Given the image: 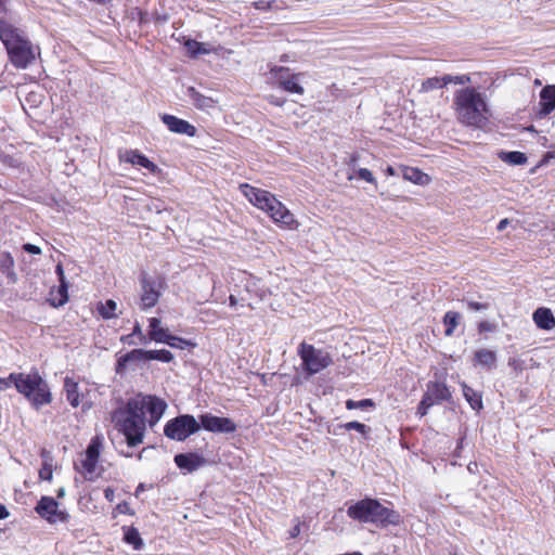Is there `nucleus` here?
Masks as SVG:
<instances>
[{"mask_svg":"<svg viewBox=\"0 0 555 555\" xmlns=\"http://www.w3.org/2000/svg\"><path fill=\"white\" fill-rule=\"evenodd\" d=\"M273 1L259 0L253 3L256 10L268 11L272 8Z\"/></svg>","mask_w":555,"mask_h":555,"instance_id":"47","label":"nucleus"},{"mask_svg":"<svg viewBox=\"0 0 555 555\" xmlns=\"http://www.w3.org/2000/svg\"><path fill=\"white\" fill-rule=\"evenodd\" d=\"M133 336L131 334L127 335V336H122L121 337V341L122 343H126V344H135L133 340H132Z\"/></svg>","mask_w":555,"mask_h":555,"instance_id":"57","label":"nucleus"},{"mask_svg":"<svg viewBox=\"0 0 555 555\" xmlns=\"http://www.w3.org/2000/svg\"><path fill=\"white\" fill-rule=\"evenodd\" d=\"M443 86H446V83L443 82V77L442 78L431 77V78H427L422 83V91L427 92V91H430L434 89L442 88Z\"/></svg>","mask_w":555,"mask_h":555,"instance_id":"35","label":"nucleus"},{"mask_svg":"<svg viewBox=\"0 0 555 555\" xmlns=\"http://www.w3.org/2000/svg\"><path fill=\"white\" fill-rule=\"evenodd\" d=\"M0 40L5 46L11 63L17 68H26L36 59L31 42L18 29L0 20Z\"/></svg>","mask_w":555,"mask_h":555,"instance_id":"4","label":"nucleus"},{"mask_svg":"<svg viewBox=\"0 0 555 555\" xmlns=\"http://www.w3.org/2000/svg\"><path fill=\"white\" fill-rule=\"evenodd\" d=\"M478 331L480 333H485V332L493 333L495 331V325L489 321H482L478 325Z\"/></svg>","mask_w":555,"mask_h":555,"instance_id":"46","label":"nucleus"},{"mask_svg":"<svg viewBox=\"0 0 555 555\" xmlns=\"http://www.w3.org/2000/svg\"><path fill=\"white\" fill-rule=\"evenodd\" d=\"M385 172H386L387 175H389V176H395V175H397V173H398V172H397V169H395V168H393V167H391V166H388V167L386 168Z\"/></svg>","mask_w":555,"mask_h":555,"instance_id":"58","label":"nucleus"},{"mask_svg":"<svg viewBox=\"0 0 555 555\" xmlns=\"http://www.w3.org/2000/svg\"><path fill=\"white\" fill-rule=\"evenodd\" d=\"M461 321V314L455 311H448L443 317V323L446 325V336H452L456 326Z\"/></svg>","mask_w":555,"mask_h":555,"instance_id":"31","label":"nucleus"},{"mask_svg":"<svg viewBox=\"0 0 555 555\" xmlns=\"http://www.w3.org/2000/svg\"><path fill=\"white\" fill-rule=\"evenodd\" d=\"M131 401H139L142 404V415L145 416V412L150 414L149 424L154 427L162 416L164 415L167 403L155 396H142L138 395L130 399Z\"/></svg>","mask_w":555,"mask_h":555,"instance_id":"11","label":"nucleus"},{"mask_svg":"<svg viewBox=\"0 0 555 555\" xmlns=\"http://www.w3.org/2000/svg\"><path fill=\"white\" fill-rule=\"evenodd\" d=\"M131 335H132L133 337H135V336H137V337L139 338V341H140L141 344H147V343H149L147 337L142 333L141 326H140V324H139L138 322L135 323V325H134V327H133V331H132Z\"/></svg>","mask_w":555,"mask_h":555,"instance_id":"44","label":"nucleus"},{"mask_svg":"<svg viewBox=\"0 0 555 555\" xmlns=\"http://www.w3.org/2000/svg\"><path fill=\"white\" fill-rule=\"evenodd\" d=\"M453 106L460 122L472 127H481L488 120L486 95L474 87L457 90Z\"/></svg>","mask_w":555,"mask_h":555,"instance_id":"1","label":"nucleus"},{"mask_svg":"<svg viewBox=\"0 0 555 555\" xmlns=\"http://www.w3.org/2000/svg\"><path fill=\"white\" fill-rule=\"evenodd\" d=\"M162 344H166L170 346L171 348H179L184 349L186 346L191 345V343L184 338L173 336L171 334H167L165 337V341H162Z\"/></svg>","mask_w":555,"mask_h":555,"instance_id":"34","label":"nucleus"},{"mask_svg":"<svg viewBox=\"0 0 555 555\" xmlns=\"http://www.w3.org/2000/svg\"><path fill=\"white\" fill-rule=\"evenodd\" d=\"M343 427L346 430H357L361 434H366L369 431V428L366 425L359 423L357 421L348 422V423L344 424Z\"/></svg>","mask_w":555,"mask_h":555,"instance_id":"40","label":"nucleus"},{"mask_svg":"<svg viewBox=\"0 0 555 555\" xmlns=\"http://www.w3.org/2000/svg\"><path fill=\"white\" fill-rule=\"evenodd\" d=\"M299 533H300V525H299V524H297V525H295V526L293 527V529L289 531V535H291V538H293V539H294V538H296L297 535H299Z\"/></svg>","mask_w":555,"mask_h":555,"instance_id":"53","label":"nucleus"},{"mask_svg":"<svg viewBox=\"0 0 555 555\" xmlns=\"http://www.w3.org/2000/svg\"><path fill=\"white\" fill-rule=\"evenodd\" d=\"M160 319L158 318H151L149 320V338L150 340H154L155 343H162L165 341V337L168 334V330L160 326Z\"/></svg>","mask_w":555,"mask_h":555,"instance_id":"25","label":"nucleus"},{"mask_svg":"<svg viewBox=\"0 0 555 555\" xmlns=\"http://www.w3.org/2000/svg\"><path fill=\"white\" fill-rule=\"evenodd\" d=\"M468 81H469V77L466 75H462V76L446 75V76H443V82L446 83V86L449 83L464 85Z\"/></svg>","mask_w":555,"mask_h":555,"instance_id":"39","label":"nucleus"},{"mask_svg":"<svg viewBox=\"0 0 555 555\" xmlns=\"http://www.w3.org/2000/svg\"><path fill=\"white\" fill-rule=\"evenodd\" d=\"M65 495V489L61 488L57 490V498H63Z\"/></svg>","mask_w":555,"mask_h":555,"instance_id":"61","label":"nucleus"},{"mask_svg":"<svg viewBox=\"0 0 555 555\" xmlns=\"http://www.w3.org/2000/svg\"><path fill=\"white\" fill-rule=\"evenodd\" d=\"M160 118L167 128L173 133L185 134L188 137H194L196 134V128L184 119H180L169 114H164Z\"/></svg>","mask_w":555,"mask_h":555,"instance_id":"14","label":"nucleus"},{"mask_svg":"<svg viewBox=\"0 0 555 555\" xmlns=\"http://www.w3.org/2000/svg\"><path fill=\"white\" fill-rule=\"evenodd\" d=\"M199 429L201 424L193 415L183 414L169 420L164 427V434L171 440L185 441Z\"/></svg>","mask_w":555,"mask_h":555,"instance_id":"8","label":"nucleus"},{"mask_svg":"<svg viewBox=\"0 0 555 555\" xmlns=\"http://www.w3.org/2000/svg\"><path fill=\"white\" fill-rule=\"evenodd\" d=\"M23 249L26 251V253H29V254H33V255H40L41 254V248L34 245V244H30V243H26L23 245Z\"/></svg>","mask_w":555,"mask_h":555,"instance_id":"48","label":"nucleus"},{"mask_svg":"<svg viewBox=\"0 0 555 555\" xmlns=\"http://www.w3.org/2000/svg\"><path fill=\"white\" fill-rule=\"evenodd\" d=\"M12 385V380H10V376L8 378H0V391H3L10 388Z\"/></svg>","mask_w":555,"mask_h":555,"instance_id":"50","label":"nucleus"},{"mask_svg":"<svg viewBox=\"0 0 555 555\" xmlns=\"http://www.w3.org/2000/svg\"><path fill=\"white\" fill-rule=\"evenodd\" d=\"M10 380H12L16 390L24 395L36 409L49 404L52 400L49 386L38 372L11 373Z\"/></svg>","mask_w":555,"mask_h":555,"instance_id":"5","label":"nucleus"},{"mask_svg":"<svg viewBox=\"0 0 555 555\" xmlns=\"http://www.w3.org/2000/svg\"><path fill=\"white\" fill-rule=\"evenodd\" d=\"M475 360L478 364L492 369L496 362V354L489 349H480L475 353Z\"/></svg>","mask_w":555,"mask_h":555,"instance_id":"27","label":"nucleus"},{"mask_svg":"<svg viewBox=\"0 0 555 555\" xmlns=\"http://www.w3.org/2000/svg\"><path fill=\"white\" fill-rule=\"evenodd\" d=\"M399 170L401 171L403 179L406 181H411L420 185H425L429 182V176L417 168L403 166L400 167Z\"/></svg>","mask_w":555,"mask_h":555,"instance_id":"22","label":"nucleus"},{"mask_svg":"<svg viewBox=\"0 0 555 555\" xmlns=\"http://www.w3.org/2000/svg\"><path fill=\"white\" fill-rule=\"evenodd\" d=\"M298 356L302 361V369L308 375H314L333 363L332 356L324 349H318L307 343L298 347Z\"/></svg>","mask_w":555,"mask_h":555,"instance_id":"7","label":"nucleus"},{"mask_svg":"<svg viewBox=\"0 0 555 555\" xmlns=\"http://www.w3.org/2000/svg\"><path fill=\"white\" fill-rule=\"evenodd\" d=\"M301 76V74H293L291 78L282 80L280 88L289 93L304 94L305 90L300 85Z\"/></svg>","mask_w":555,"mask_h":555,"instance_id":"26","label":"nucleus"},{"mask_svg":"<svg viewBox=\"0 0 555 555\" xmlns=\"http://www.w3.org/2000/svg\"><path fill=\"white\" fill-rule=\"evenodd\" d=\"M461 387L463 390V396L466 401L469 403L470 408L475 411H479L482 409V397L481 393L474 390L466 383H461Z\"/></svg>","mask_w":555,"mask_h":555,"instance_id":"24","label":"nucleus"},{"mask_svg":"<svg viewBox=\"0 0 555 555\" xmlns=\"http://www.w3.org/2000/svg\"><path fill=\"white\" fill-rule=\"evenodd\" d=\"M268 100H269V102L271 104L276 105V106H282L284 104V102H285V100L280 99V98L275 96V95H270L268 98Z\"/></svg>","mask_w":555,"mask_h":555,"instance_id":"51","label":"nucleus"},{"mask_svg":"<svg viewBox=\"0 0 555 555\" xmlns=\"http://www.w3.org/2000/svg\"><path fill=\"white\" fill-rule=\"evenodd\" d=\"M185 48L192 56L207 54L210 52V49H208L205 43L197 42L195 40H188L185 42Z\"/></svg>","mask_w":555,"mask_h":555,"instance_id":"32","label":"nucleus"},{"mask_svg":"<svg viewBox=\"0 0 555 555\" xmlns=\"http://www.w3.org/2000/svg\"><path fill=\"white\" fill-rule=\"evenodd\" d=\"M98 311L100 315L106 320L117 318L119 315L117 313V304L113 299H107L105 302H100L98 306Z\"/></svg>","mask_w":555,"mask_h":555,"instance_id":"30","label":"nucleus"},{"mask_svg":"<svg viewBox=\"0 0 555 555\" xmlns=\"http://www.w3.org/2000/svg\"><path fill=\"white\" fill-rule=\"evenodd\" d=\"M67 289H68V284L66 282H60V286H59L56 293H57V295L68 296Z\"/></svg>","mask_w":555,"mask_h":555,"instance_id":"49","label":"nucleus"},{"mask_svg":"<svg viewBox=\"0 0 555 555\" xmlns=\"http://www.w3.org/2000/svg\"><path fill=\"white\" fill-rule=\"evenodd\" d=\"M120 158L126 163L139 165L153 173H156L159 170L158 167L153 162H151L145 155L141 154L139 151H126L125 154L120 156Z\"/></svg>","mask_w":555,"mask_h":555,"instance_id":"17","label":"nucleus"},{"mask_svg":"<svg viewBox=\"0 0 555 555\" xmlns=\"http://www.w3.org/2000/svg\"><path fill=\"white\" fill-rule=\"evenodd\" d=\"M5 2L7 0H0V13L7 12Z\"/></svg>","mask_w":555,"mask_h":555,"instance_id":"60","label":"nucleus"},{"mask_svg":"<svg viewBox=\"0 0 555 555\" xmlns=\"http://www.w3.org/2000/svg\"><path fill=\"white\" fill-rule=\"evenodd\" d=\"M64 390H65V393H66V399L69 402V404L73 408L79 406V404H80V392H79L78 383L75 382L73 378H70L68 376L65 377V379H64Z\"/></svg>","mask_w":555,"mask_h":555,"instance_id":"23","label":"nucleus"},{"mask_svg":"<svg viewBox=\"0 0 555 555\" xmlns=\"http://www.w3.org/2000/svg\"><path fill=\"white\" fill-rule=\"evenodd\" d=\"M347 515L361 522H373L377 525H396L400 516L395 511L383 506L377 500L363 499L350 505Z\"/></svg>","mask_w":555,"mask_h":555,"instance_id":"6","label":"nucleus"},{"mask_svg":"<svg viewBox=\"0 0 555 555\" xmlns=\"http://www.w3.org/2000/svg\"><path fill=\"white\" fill-rule=\"evenodd\" d=\"M435 403L429 400L425 395L423 396V399L421 400L417 411L421 416H424L427 414V411L430 406H433Z\"/></svg>","mask_w":555,"mask_h":555,"instance_id":"41","label":"nucleus"},{"mask_svg":"<svg viewBox=\"0 0 555 555\" xmlns=\"http://www.w3.org/2000/svg\"><path fill=\"white\" fill-rule=\"evenodd\" d=\"M102 448V439L95 436L91 439L81 460L75 464V468L80 473L85 479L92 480L96 476V466Z\"/></svg>","mask_w":555,"mask_h":555,"instance_id":"9","label":"nucleus"},{"mask_svg":"<svg viewBox=\"0 0 555 555\" xmlns=\"http://www.w3.org/2000/svg\"><path fill=\"white\" fill-rule=\"evenodd\" d=\"M141 294L140 306L142 310L153 308L157 302L164 287V282L160 278L152 276L147 273H142L140 276Z\"/></svg>","mask_w":555,"mask_h":555,"instance_id":"10","label":"nucleus"},{"mask_svg":"<svg viewBox=\"0 0 555 555\" xmlns=\"http://www.w3.org/2000/svg\"><path fill=\"white\" fill-rule=\"evenodd\" d=\"M7 517H9V512L7 507L0 503V519H5Z\"/></svg>","mask_w":555,"mask_h":555,"instance_id":"56","label":"nucleus"},{"mask_svg":"<svg viewBox=\"0 0 555 555\" xmlns=\"http://www.w3.org/2000/svg\"><path fill=\"white\" fill-rule=\"evenodd\" d=\"M149 360H157L164 363H169L173 360V354L166 349L147 350V361Z\"/></svg>","mask_w":555,"mask_h":555,"instance_id":"33","label":"nucleus"},{"mask_svg":"<svg viewBox=\"0 0 555 555\" xmlns=\"http://www.w3.org/2000/svg\"><path fill=\"white\" fill-rule=\"evenodd\" d=\"M229 302H230V306H231V307L236 306V305H237V299H236V297H235V296H233V295H231V296L229 297Z\"/></svg>","mask_w":555,"mask_h":555,"instance_id":"59","label":"nucleus"},{"mask_svg":"<svg viewBox=\"0 0 555 555\" xmlns=\"http://www.w3.org/2000/svg\"><path fill=\"white\" fill-rule=\"evenodd\" d=\"M424 395L434 403L449 401L452 397L451 391L447 385L440 382H429Z\"/></svg>","mask_w":555,"mask_h":555,"instance_id":"16","label":"nucleus"},{"mask_svg":"<svg viewBox=\"0 0 555 555\" xmlns=\"http://www.w3.org/2000/svg\"><path fill=\"white\" fill-rule=\"evenodd\" d=\"M56 273L59 275L60 282H66L65 281V275H64V270H63V267L61 264L56 266Z\"/></svg>","mask_w":555,"mask_h":555,"instance_id":"54","label":"nucleus"},{"mask_svg":"<svg viewBox=\"0 0 555 555\" xmlns=\"http://www.w3.org/2000/svg\"><path fill=\"white\" fill-rule=\"evenodd\" d=\"M533 321L541 330H553L555 327V318L548 308H538L533 312Z\"/></svg>","mask_w":555,"mask_h":555,"instance_id":"20","label":"nucleus"},{"mask_svg":"<svg viewBox=\"0 0 555 555\" xmlns=\"http://www.w3.org/2000/svg\"><path fill=\"white\" fill-rule=\"evenodd\" d=\"M48 300H49L51 306L57 308V307H61V306L65 305L68 301V296L57 295L56 292L51 291L50 297H49Z\"/></svg>","mask_w":555,"mask_h":555,"instance_id":"37","label":"nucleus"},{"mask_svg":"<svg viewBox=\"0 0 555 555\" xmlns=\"http://www.w3.org/2000/svg\"><path fill=\"white\" fill-rule=\"evenodd\" d=\"M499 157L502 162L509 165H525L528 160L526 154L518 151L501 152Z\"/></svg>","mask_w":555,"mask_h":555,"instance_id":"29","label":"nucleus"},{"mask_svg":"<svg viewBox=\"0 0 555 555\" xmlns=\"http://www.w3.org/2000/svg\"><path fill=\"white\" fill-rule=\"evenodd\" d=\"M104 496L107 501L113 502L115 499V491L108 487L104 490Z\"/></svg>","mask_w":555,"mask_h":555,"instance_id":"52","label":"nucleus"},{"mask_svg":"<svg viewBox=\"0 0 555 555\" xmlns=\"http://www.w3.org/2000/svg\"><path fill=\"white\" fill-rule=\"evenodd\" d=\"M540 116H546L555 109V85L546 86L540 93Z\"/></svg>","mask_w":555,"mask_h":555,"instance_id":"18","label":"nucleus"},{"mask_svg":"<svg viewBox=\"0 0 555 555\" xmlns=\"http://www.w3.org/2000/svg\"><path fill=\"white\" fill-rule=\"evenodd\" d=\"M240 189L254 206L264 210L275 223L288 229L298 228L299 223L294 215L273 194L247 183L241 184Z\"/></svg>","mask_w":555,"mask_h":555,"instance_id":"3","label":"nucleus"},{"mask_svg":"<svg viewBox=\"0 0 555 555\" xmlns=\"http://www.w3.org/2000/svg\"><path fill=\"white\" fill-rule=\"evenodd\" d=\"M52 476H53L52 466L50 464L44 463L43 466L39 470L40 479L51 481Z\"/></svg>","mask_w":555,"mask_h":555,"instance_id":"42","label":"nucleus"},{"mask_svg":"<svg viewBox=\"0 0 555 555\" xmlns=\"http://www.w3.org/2000/svg\"><path fill=\"white\" fill-rule=\"evenodd\" d=\"M112 421L125 436L129 447L134 448L143 442L146 420L142 415V404L139 401L129 399L124 408H119L112 413Z\"/></svg>","mask_w":555,"mask_h":555,"instance_id":"2","label":"nucleus"},{"mask_svg":"<svg viewBox=\"0 0 555 555\" xmlns=\"http://www.w3.org/2000/svg\"><path fill=\"white\" fill-rule=\"evenodd\" d=\"M466 305L470 311H481L488 309V304L478 302L474 300H468Z\"/></svg>","mask_w":555,"mask_h":555,"instance_id":"45","label":"nucleus"},{"mask_svg":"<svg viewBox=\"0 0 555 555\" xmlns=\"http://www.w3.org/2000/svg\"><path fill=\"white\" fill-rule=\"evenodd\" d=\"M201 426L207 431L219 434H232L236 430V424L229 417H219L212 414H203L199 416Z\"/></svg>","mask_w":555,"mask_h":555,"instance_id":"13","label":"nucleus"},{"mask_svg":"<svg viewBox=\"0 0 555 555\" xmlns=\"http://www.w3.org/2000/svg\"><path fill=\"white\" fill-rule=\"evenodd\" d=\"M175 463L180 469L192 473L204 466L206 464V460L198 453L189 452L177 454L175 456Z\"/></svg>","mask_w":555,"mask_h":555,"instance_id":"15","label":"nucleus"},{"mask_svg":"<svg viewBox=\"0 0 555 555\" xmlns=\"http://www.w3.org/2000/svg\"><path fill=\"white\" fill-rule=\"evenodd\" d=\"M271 74L275 78L279 87L282 85V80H286L291 78L293 74L289 73V69L286 67H273L271 69Z\"/></svg>","mask_w":555,"mask_h":555,"instance_id":"36","label":"nucleus"},{"mask_svg":"<svg viewBox=\"0 0 555 555\" xmlns=\"http://www.w3.org/2000/svg\"><path fill=\"white\" fill-rule=\"evenodd\" d=\"M374 403L371 399H363V400H360V401H353V400H348L346 402V408L348 410H352V409H365L367 406H373Z\"/></svg>","mask_w":555,"mask_h":555,"instance_id":"38","label":"nucleus"},{"mask_svg":"<svg viewBox=\"0 0 555 555\" xmlns=\"http://www.w3.org/2000/svg\"><path fill=\"white\" fill-rule=\"evenodd\" d=\"M35 509L50 524L66 522L69 517L65 511L59 508L57 501L51 496H42Z\"/></svg>","mask_w":555,"mask_h":555,"instance_id":"12","label":"nucleus"},{"mask_svg":"<svg viewBox=\"0 0 555 555\" xmlns=\"http://www.w3.org/2000/svg\"><path fill=\"white\" fill-rule=\"evenodd\" d=\"M508 223H509L508 219H506V218H505V219H502V220L499 222L498 227H496L498 231H503V230H505V229H506V227L508 225Z\"/></svg>","mask_w":555,"mask_h":555,"instance_id":"55","label":"nucleus"},{"mask_svg":"<svg viewBox=\"0 0 555 555\" xmlns=\"http://www.w3.org/2000/svg\"><path fill=\"white\" fill-rule=\"evenodd\" d=\"M124 540L131 544L134 550H141L144 545L138 529L134 527H124Z\"/></svg>","mask_w":555,"mask_h":555,"instance_id":"28","label":"nucleus"},{"mask_svg":"<svg viewBox=\"0 0 555 555\" xmlns=\"http://www.w3.org/2000/svg\"><path fill=\"white\" fill-rule=\"evenodd\" d=\"M358 177L369 183H375L376 180L372 173L371 170L366 169V168H360L358 170Z\"/></svg>","mask_w":555,"mask_h":555,"instance_id":"43","label":"nucleus"},{"mask_svg":"<svg viewBox=\"0 0 555 555\" xmlns=\"http://www.w3.org/2000/svg\"><path fill=\"white\" fill-rule=\"evenodd\" d=\"M143 361H147V350L133 349V350L118 357L116 371L118 373H120L127 367V365L130 362H143Z\"/></svg>","mask_w":555,"mask_h":555,"instance_id":"19","label":"nucleus"},{"mask_svg":"<svg viewBox=\"0 0 555 555\" xmlns=\"http://www.w3.org/2000/svg\"><path fill=\"white\" fill-rule=\"evenodd\" d=\"M186 95L199 109H209L215 107L216 101L212 98L201 94L194 87L188 88Z\"/></svg>","mask_w":555,"mask_h":555,"instance_id":"21","label":"nucleus"}]
</instances>
